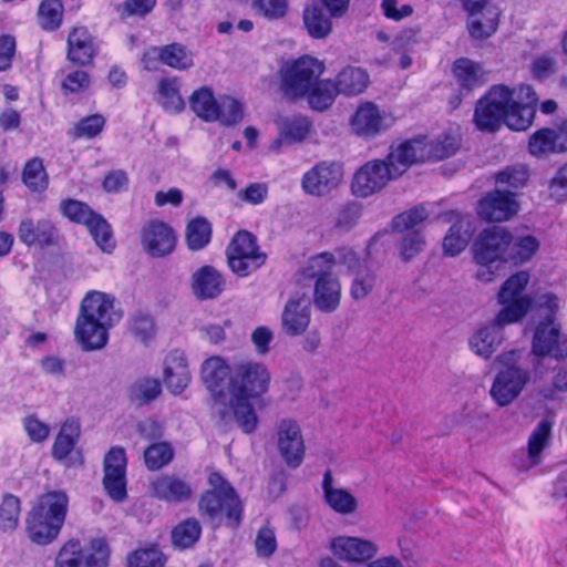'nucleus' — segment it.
<instances>
[{
  "label": "nucleus",
  "mask_w": 567,
  "mask_h": 567,
  "mask_svg": "<svg viewBox=\"0 0 567 567\" xmlns=\"http://www.w3.org/2000/svg\"><path fill=\"white\" fill-rule=\"evenodd\" d=\"M63 524L53 522L41 514L29 512L25 519V532L28 538L38 545L52 543L60 534Z\"/></svg>",
  "instance_id": "obj_37"
},
{
  "label": "nucleus",
  "mask_w": 567,
  "mask_h": 567,
  "mask_svg": "<svg viewBox=\"0 0 567 567\" xmlns=\"http://www.w3.org/2000/svg\"><path fill=\"white\" fill-rule=\"evenodd\" d=\"M311 128L312 124L309 118L301 115L285 116L278 121L280 137L291 144L305 141Z\"/></svg>",
  "instance_id": "obj_46"
},
{
  "label": "nucleus",
  "mask_w": 567,
  "mask_h": 567,
  "mask_svg": "<svg viewBox=\"0 0 567 567\" xmlns=\"http://www.w3.org/2000/svg\"><path fill=\"white\" fill-rule=\"evenodd\" d=\"M529 174L524 164L508 166L496 174V184L507 185L513 188H522L526 185Z\"/></svg>",
  "instance_id": "obj_62"
},
{
  "label": "nucleus",
  "mask_w": 567,
  "mask_h": 567,
  "mask_svg": "<svg viewBox=\"0 0 567 567\" xmlns=\"http://www.w3.org/2000/svg\"><path fill=\"white\" fill-rule=\"evenodd\" d=\"M110 555L103 537L91 538L85 545L78 538H71L59 548L53 567H107Z\"/></svg>",
  "instance_id": "obj_5"
},
{
  "label": "nucleus",
  "mask_w": 567,
  "mask_h": 567,
  "mask_svg": "<svg viewBox=\"0 0 567 567\" xmlns=\"http://www.w3.org/2000/svg\"><path fill=\"white\" fill-rule=\"evenodd\" d=\"M126 455L122 447H112L104 457L103 485L107 495L115 502L126 498Z\"/></svg>",
  "instance_id": "obj_20"
},
{
  "label": "nucleus",
  "mask_w": 567,
  "mask_h": 567,
  "mask_svg": "<svg viewBox=\"0 0 567 567\" xmlns=\"http://www.w3.org/2000/svg\"><path fill=\"white\" fill-rule=\"evenodd\" d=\"M453 74L457 83L466 90H473L486 82V72L483 66L467 58H461L454 62Z\"/></svg>",
  "instance_id": "obj_42"
},
{
  "label": "nucleus",
  "mask_w": 567,
  "mask_h": 567,
  "mask_svg": "<svg viewBox=\"0 0 567 567\" xmlns=\"http://www.w3.org/2000/svg\"><path fill=\"white\" fill-rule=\"evenodd\" d=\"M529 282V274L520 270L512 275L501 287L497 295L502 309L497 313L501 322H518L529 311L533 300L524 293Z\"/></svg>",
  "instance_id": "obj_7"
},
{
  "label": "nucleus",
  "mask_w": 567,
  "mask_h": 567,
  "mask_svg": "<svg viewBox=\"0 0 567 567\" xmlns=\"http://www.w3.org/2000/svg\"><path fill=\"white\" fill-rule=\"evenodd\" d=\"M532 351L537 357L561 359L567 357V337L554 317L539 321L534 333Z\"/></svg>",
  "instance_id": "obj_13"
},
{
  "label": "nucleus",
  "mask_w": 567,
  "mask_h": 567,
  "mask_svg": "<svg viewBox=\"0 0 567 567\" xmlns=\"http://www.w3.org/2000/svg\"><path fill=\"white\" fill-rule=\"evenodd\" d=\"M79 315L114 327L122 318L115 309V298L103 291H89L83 298Z\"/></svg>",
  "instance_id": "obj_25"
},
{
  "label": "nucleus",
  "mask_w": 567,
  "mask_h": 567,
  "mask_svg": "<svg viewBox=\"0 0 567 567\" xmlns=\"http://www.w3.org/2000/svg\"><path fill=\"white\" fill-rule=\"evenodd\" d=\"M215 122L223 126L238 124L245 115V105L238 99L230 95H220L217 101Z\"/></svg>",
  "instance_id": "obj_49"
},
{
  "label": "nucleus",
  "mask_w": 567,
  "mask_h": 567,
  "mask_svg": "<svg viewBox=\"0 0 567 567\" xmlns=\"http://www.w3.org/2000/svg\"><path fill=\"white\" fill-rule=\"evenodd\" d=\"M210 489L203 494L198 503L199 514L213 524L223 520L233 527L241 518V504L234 488L217 472L208 477Z\"/></svg>",
  "instance_id": "obj_3"
},
{
  "label": "nucleus",
  "mask_w": 567,
  "mask_h": 567,
  "mask_svg": "<svg viewBox=\"0 0 567 567\" xmlns=\"http://www.w3.org/2000/svg\"><path fill=\"white\" fill-rule=\"evenodd\" d=\"M233 363L228 364L220 355L206 359L200 367V377L208 391L216 398L217 405L224 408L229 399V380L231 379Z\"/></svg>",
  "instance_id": "obj_16"
},
{
  "label": "nucleus",
  "mask_w": 567,
  "mask_h": 567,
  "mask_svg": "<svg viewBox=\"0 0 567 567\" xmlns=\"http://www.w3.org/2000/svg\"><path fill=\"white\" fill-rule=\"evenodd\" d=\"M105 122L101 114L86 116L74 124L70 134L74 138H94L103 131Z\"/></svg>",
  "instance_id": "obj_60"
},
{
  "label": "nucleus",
  "mask_w": 567,
  "mask_h": 567,
  "mask_svg": "<svg viewBox=\"0 0 567 567\" xmlns=\"http://www.w3.org/2000/svg\"><path fill=\"white\" fill-rule=\"evenodd\" d=\"M165 558L156 547L140 548L127 556V567H163Z\"/></svg>",
  "instance_id": "obj_61"
},
{
  "label": "nucleus",
  "mask_w": 567,
  "mask_h": 567,
  "mask_svg": "<svg viewBox=\"0 0 567 567\" xmlns=\"http://www.w3.org/2000/svg\"><path fill=\"white\" fill-rule=\"evenodd\" d=\"M159 61L163 64L185 71L194 65L193 53L181 43H172L164 47H154L148 49L143 55V63L146 69H155L154 62Z\"/></svg>",
  "instance_id": "obj_27"
},
{
  "label": "nucleus",
  "mask_w": 567,
  "mask_h": 567,
  "mask_svg": "<svg viewBox=\"0 0 567 567\" xmlns=\"http://www.w3.org/2000/svg\"><path fill=\"white\" fill-rule=\"evenodd\" d=\"M20 513V499L12 494H6L0 503V529L13 532L19 525Z\"/></svg>",
  "instance_id": "obj_56"
},
{
  "label": "nucleus",
  "mask_w": 567,
  "mask_h": 567,
  "mask_svg": "<svg viewBox=\"0 0 567 567\" xmlns=\"http://www.w3.org/2000/svg\"><path fill=\"white\" fill-rule=\"evenodd\" d=\"M22 181L32 192H43L47 189L49 181L42 159L35 157L24 165Z\"/></svg>",
  "instance_id": "obj_55"
},
{
  "label": "nucleus",
  "mask_w": 567,
  "mask_h": 567,
  "mask_svg": "<svg viewBox=\"0 0 567 567\" xmlns=\"http://www.w3.org/2000/svg\"><path fill=\"white\" fill-rule=\"evenodd\" d=\"M80 435V423L70 419L66 420L58 433L52 446V455L58 461L65 460L73 451Z\"/></svg>",
  "instance_id": "obj_44"
},
{
  "label": "nucleus",
  "mask_w": 567,
  "mask_h": 567,
  "mask_svg": "<svg viewBox=\"0 0 567 567\" xmlns=\"http://www.w3.org/2000/svg\"><path fill=\"white\" fill-rule=\"evenodd\" d=\"M393 179L383 159H371L354 173L351 192L357 197L367 198L381 192Z\"/></svg>",
  "instance_id": "obj_15"
},
{
  "label": "nucleus",
  "mask_w": 567,
  "mask_h": 567,
  "mask_svg": "<svg viewBox=\"0 0 567 567\" xmlns=\"http://www.w3.org/2000/svg\"><path fill=\"white\" fill-rule=\"evenodd\" d=\"M514 322H501L495 318L478 329L468 338V348L477 357L488 360L504 341V327Z\"/></svg>",
  "instance_id": "obj_23"
},
{
  "label": "nucleus",
  "mask_w": 567,
  "mask_h": 567,
  "mask_svg": "<svg viewBox=\"0 0 567 567\" xmlns=\"http://www.w3.org/2000/svg\"><path fill=\"white\" fill-rule=\"evenodd\" d=\"M341 299V284L336 278H321L316 280L313 302L316 307L324 312L334 311Z\"/></svg>",
  "instance_id": "obj_40"
},
{
  "label": "nucleus",
  "mask_w": 567,
  "mask_h": 567,
  "mask_svg": "<svg viewBox=\"0 0 567 567\" xmlns=\"http://www.w3.org/2000/svg\"><path fill=\"white\" fill-rule=\"evenodd\" d=\"M311 321L310 301L306 293H295L286 302L281 313V330L288 337L303 334Z\"/></svg>",
  "instance_id": "obj_22"
},
{
  "label": "nucleus",
  "mask_w": 567,
  "mask_h": 567,
  "mask_svg": "<svg viewBox=\"0 0 567 567\" xmlns=\"http://www.w3.org/2000/svg\"><path fill=\"white\" fill-rule=\"evenodd\" d=\"M468 13L467 30L475 40L493 35L498 27L499 10L488 0H463Z\"/></svg>",
  "instance_id": "obj_14"
},
{
  "label": "nucleus",
  "mask_w": 567,
  "mask_h": 567,
  "mask_svg": "<svg viewBox=\"0 0 567 567\" xmlns=\"http://www.w3.org/2000/svg\"><path fill=\"white\" fill-rule=\"evenodd\" d=\"M277 447L287 466L299 467L306 455V445L300 425L293 420H282L277 429Z\"/></svg>",
  "instance_id": "obj_17"
},
{
  "label": "nucleus",
  "mask_w": 567,
  "mask_h": 567,
  "mask_svg": "<svg viewBox=\"0 0 567 567\" xmlns=\"http://www.w3.org/2000/svg\"><path fill=\"white\" fill-rule=\"evenodd\" d=\"M394 116L380 109L373 102L361 103L349 120V127L352 135L371 141L383 134L394 124Z\"/></svg>",
  "instance_id": "obj_10"
},
{
  "label": "nucleus",
  "mask_w": 567,
  "mask_h": 567,
  "mask_svg": "<svg viewBox=\"0 0 567 567\" xmlns=\"http://www.w3.org/2000/svg\"><path fill=\"white\" fill-rule=\"evenodd\" d=\"M39 23L44 30H54L63 17V6L60 0H44L39 7Z\"/></svg>",
  "instance_id": "obj_59"
},
{
  "label": "nucleus",
  "mask_w": 567,
  "mask_h": 567,
  "mask_svg": "<svg viewBox=\"0 0 567 567\" xmlns=\"http://www.w3.org/2000/svg\"><path fill=\"white\" fill-rule=\"evenodd\" d=\"M329 549L337 559L354 565L365 564L379 554V546L374 540L350 535L332 537Z\"/></svg>",
  "instance_id": "obj_12"
},
{
  "label": "nucleus",
  "mask_w": 567,
  "mask_h": 567,
  "mask_svg": "<svg viewBox=\"0 0 567 567\" xmlns=\"http://www.w3.org/2000/svg\"><path fill=\"white\" fill-rule=\"evenodd\" d=\"M337 96L338 91L333 81L319 79L301 99H306L311 109L324 111L333 104Z\"/></svg>",
  "instance_id": "obj_45"
},
{
  "label": "nucleus",
  "mask_w": 567,
  "mask_h": 567,
  "mask_svg": "<svg viewBox=\"0 0 567 567\" xmlns=\"http://www.w3.org/2000/svg\"><path fill=\"white\" fill-rule=\"evenodd\" d=\"M111 328L112 327L104 322L91 320L79 315L74 326V337L83 350H101L109 341V331Z\"/></svg>",
  "instance_id": "obj_31"
},
{
  "label": "nucleus",
  "mask_w": 567,
  "mask_h": 567,
  "mask_svg": "<svg viewBox=\"0 0 567 567\" xmlns=\"http://www.w3.org/2000/svg\"><path fill=\"white\" fill-rule=\"evenodd\" d=\"M212 237L210 224L203 217L192 219L186 227V243L190 250L203 249Z\"/></svg>",
  "instance_id": "obj_52"
},
{
  "label": "nucleus",
  "mask_w": 567,
  "mask_h": 567,
  "mask_svg": "<svg viewBox=\"0 0 567 567\" xmlns=\"http://www.w3.org/2000/svg\"><path fill=\"white\" fill-rule=\"evenodd\" d=\"M69 506V498L62 491H53L38 497L32 512L51 518L53 522L64 524Z\"/></svg>",
  "instance_id": "obj_39"
},
{
  "label": "nucleus",
  "mask_w": 567,
  "mask_h": 567,
  "mask_svg": "<svg viewBox=\"0 0 567 567\" xmlns=\"http://www.w3.org/2000/svg\"><path fill=\"white\" fill-rule=\"evenodd\" d=\"M174 458V449L168 442L151 444L144 451L145 466L150 471H158L168 465Z\"/></svg>",
  "instance_id": "obj_54"
},
{
  "label": "nucleus",
  "mask_w": 567,
  "mask_h": 567,
  "mask_svg": "<svg viewBox=\"0 0 567 567\" xmlns=\"http://www.w3.org/2000/svg\"><path fill=\"white\" fill-rule=\"evenodd\" d=\"M18 237L28 246L48 247L55 244L56 234L53 224L48 219L34 221L24 218L20 223Z\"/></svg>",
  "instance_id": "obj_35"
},
{
  "label": "nucleus",
  "mask_w": 567,
  "mask_h": 567,
  "mask_svg": "<svg viewBox=\"0 0 567 567\" xmlns=\"http://www.w3.org/2000/svg\"><path fill=\"white\" fill-rule=\"evenodd\" d=\"M337 265L336 257L330 252H321L309 259L306 274L319 280L321 278H336L332 270Z\"/></svg>",
  "instance_id": "obj_58"
},
{
  "label": "nucleus",
  "mask_w": 567,
  "mask_h": 567,
  "mask_svg": "<svg viewBox=\"0 0 567 567\" xmlns=\"http://www.w3.org/2000/svg\"><path fill=\"white\" fill-rule=\"evenodd\" d=\"M194 486L186 477L163 474L150 483V495L166 504H183L192 499Z\"/></svg>",
  "instance_id": "obj_19"
},
{
  "label": "nucleus",
  "mask_w": 567,
  "mask_h": 567,
  "mask_svg": "<svg viewBox=\"0 0 567 567\" xmlns=\"http://www.w3.org/2000/svg\"><path fill=\"white\" fill-rule=\"evenodd\" d=\"M513 94L505 85H495L481 97L475 107L474 123L478 130L495 132L504 123L508 127V116L515 113L511 106Z\"/></svg>",
  "instance_id": "obj_6"
},
{
  "label": "nucleus",
  "mask_w": 567,
  "mask_h": 567,
  "mask_svg": "<svg viewBox=\"0 0 567 567\" xmlns=\"http://www.w3.org/2000/svg\"><path fill=\"white\" fill-rule=\"evenodd\" d=\"M519 210L516 195L495 189L484 196L477 207V214L486 221L502 223L514 217Z\"/></svg>",
  "instance_id": "obj_21"
},
{
  "label": "nucleus",
  "mask_w": 567,
  "mask_h": 567,
  "mask_svg": "<svg viewBox=\"0 0 567 567\" xmlns=\"http://www.w3.org/2000/svg\"><path fill=\"white\" fill-rule=\"evenodd\" d=\"M323 61L311 55H303L281 70L282 90L290 99H301L324 73Z\"/></svg>",
  "instance_id": "obj_8"
},
{
  "label": "nucleus",
  "mask_w": 567,
  "mask_h": 567,
  "mask_svg": "<svg viewBox=\"0 0 567 567\" xmlns=\"http://www.w3.org/2000/svg\"><path fill=\"white\" fill-rule=\"evenodd\" d=\"M322 488L324 502L333 512L340 515H352L357 512V497L349 491L334 486L332 476L329 472L324 474Z\"/></svg>",
  "instance_id": "obj_38"
},
{
  "label": "nucleus",
  "mask_w": 567,
  "mask_h": 567,
  "mask_svg": "<svg viewBox=\"0 0 567 567\" xmlns=\"http://www.w3.org/2000/svg\"><path fill=\"white\" fill-rule=\"evenodd\" d=\"M343 177L344 172L340 163L322 161L303 173L300 186L306 195L320 198L336 190Z\"/></svg>",
  "instance_id": "obj_11"
},
{
  "label": "nucleus",
  "mask_w": 567,
  "mask_h": 567,
  "mask_svg": "<svg viewBox=\"0 0 567 567\" xmlns=\"http://www.w3.org/2000/svg\"><path fill=\"white\" fill-rule=\"evenodd\" d=\"M96 52L93 37L86 28L76 27L68 38V59L76 64H89Z\"/></svg>",
  "instance_id": "obj_36"
},
{
  "label": "nucleus",
  "mask_w": 567,
  "mask_h": 567,
  "mask_svg": "<svg viewBox=\"0 0 567 567\" xmlns=\"http://www.w3.org/2000/svg\"><path fill=\"white\" fill-rule=\"evenodd\" d=\"M271 373L268 367L254 359L243 358L233 362L229 380V399L218 409L225 423L236 422L244 433H252L258 417L251 401L262 399L269 391Z\"/></svg>",
  "instance_id": "obj_1"
},
{
  "label": "nucleus",
  "mask_w": 567,
  "mask_h": 567,
  "mask_svg": "<svg viewBox=\"0 0 567 567\" xmlns=\"http://www.w3.org/2000/svg\"><path fill=\"white\" fill-rule=\"evenodd\" d=\"M551 439V423L540 421L532 431L527 441L526 454L516 461L519 471H529L543 462V453L549 446Z\"/></svg>",
  "instance_id": "obj_29"
},
{
  "label": "nucleus",
  "mask_w": 567,
  "mask_h": 567,
  "mask_svg": "<svg viewBox=\"0 0 567 567\" xmlns=\"http://www.w3.org/2000/svg\"><path fill=\"white\" fill-rule=\"evenodd\" d=\"M528 152L537 158L567 152V120L560 121L553 127L534 132L528 140Z\"/></svg>",
  "instance_id": "obj_18"
},
{
  "label": "nucleus",
  "mask_w": 567,
  "mask_h": 567,
  "mask_svg": "<svg viewBox=\"0 0 567 567\" xmlns=\"http://www.w3.org/2000/svg\"><path fill=\"white\" fill-rule=\"evenodd\" d=\"M225 288L223 275L213 266H203L190 276V290L195 298L208 300L217 298Z\"/></svg>",
  "instance_id": "obj_32"
},
{
  "label": "nucleus",
  "mask_w": 567,
  "mask_h": 567,
  "mask_svg": "<svg viewBox=\"0 0 567 567\" xmlns=\"http://www.w3.org/2000/svg\"><path fill=\"white\" fill-rule=\"evenodd\" d=\"M458 147L460 136L456 132L442 133L429 144L425 143V159H444L454 155Z\"/></svg>",
  "instance_id": "obj_48"
},
{
  "label": "nucleus",
  "mask_w": 567,
  "mask_h": 567,
  "mask_svg": "<svg viewBox=\"0 0 567 567\" xmlns=\"http://www.w3.org/2000/svg\"><path fill=\"white\" fill-rule=\"evenodd\" d=\"M202 527L197 519L188 518L179 523L172 530V542L175 547L185 549L192 547L199 539Z\"/></svg>",
  "instance_id": "obj_51"
},
{
  "label": "nucleus",
  "mask_w": 567,
  "mask_h": 567,
  "mask_svg": "<svg viewBox=\"0 0 567 567\" xmlns=\"http://www.w3.org/2000/svg\"><path fill=\"white\" fill-rule=\"evenodd\" d=\"M523 352L520 350L503 351L496 358L501 369L494 377L489 389L492 400L498 406L512 404L524 391L530 380L527 369L518 367Z\"/></svg>",
  "instance_id": "obj_4"
},
{
  "label": "nucleus",
  "mask_w": 567,
  "mask_h": 567,
  "mask_svg": "<svg viewBox=\"0 0 567 567\" xmlns=\"http://www.w3.org/2000/svg\"><path fill=\"white\" fill-rule=\"evenodd\" d=\"M539 249V241L534 236L527 235L512 239L509 244L508 262L522 265L529 261Z\"/></svg>",
  "instance_id": "obj_53"
},
{
  "label": "nucleus",
  "mask_w": 567,
  "mask_h": 567,
  "mask_svg": "<svg viewBox=\"0 0 567 567\" xmlns=\"http://www.w3.org/2000/svg\"><path fill=\"white\" fill-rule=\"evenodd\" d=\"M163 382L167 390L174 394H182L190 384L192 373L184 351L174 349L163 361Z\"/></svg>",
  "instance_id": "obj_24"
},
{
  "label": "nucleus",
  "mask_w": 567,
  "mask_h": 567,
  "mask_svg": "<svg viewBox=\"0 0 567 567\" xmlns=\"http://www.w3.org/2000/svg\"><path fill=\"white\" fill-rule=\"evenodd\" d=\"M317 2L308 3L302 10V25L307 34L315 40H324L333 33V19L337 17L331 16L327 10L323 11Z\"/></svg>",
  "instance_id": "obj_33"
},
{
  "label": "nucleus",
  "mask_w": 567,
  "mask_h": 567,
  "mask_svg": "<svg viewBox=\"0 0 567 567\" xmlns=\"http://www.w3.org/2000/svg\"><path fill=\"white\" fill-rule=\"evenodd\" d=\"M142 244L151 256L163 257L174 250L176 236L165 223L151 221L143 229Z\"/></svg>",
  "instance_id": "obj_30"
},
{
  "label": "nucleus",
  "mask_w": 567,
  "mask_h": 567,
  "mask_svg": "<svg viewBox=\"0 0 567 567\" xmlns=\"http://www.w3.org/2000/svg\"><path fill=\"white\" fill-rule=\"evenodd\" d=\"M370 78L365 70L358 66H347L341 70L333 81L338 94L358 95L369 85Z\"/></svg>",
  "instance_id": "obj_41"
},
{
  "label": "nucleus",
  "mask_w": 567,
  "mask_h": 567,
  "mask_svg": "<svg viewBox=\"0 0 567 567\" xmlns=\"http://www.w3.org/2000/svg\"><path fill=\"white\" fill-rule=\"evenodd\" d=\"M155 101L167 113H179L185 103L179 93V83L176 78L162 79L157 84Z\"/></svg>",
  "instance_id": "obj_43"
},
{
  "label": "nucleus",
  "mask_w": 567,
  "mask_h": 567,
  "mask_svg": "<svg viewBox=\"0 0 567 567\" xmlns=\"http://www.w3.org/2000/svg\"><path fill=\"white\" fill-rule=\"evenodd\" d=\"M86 227L102 251H113L115 248V241L112 236L111 226L101 215L95 214Z\"/></svg>",
  "instance_id": "obj_57"
},
{
  "label": "nucleus",
  "mask_w": 567,
  "mask_h": 567,
  "mask_svg": "<svg viewBox=\"0 0 567 567\" xmlns=\"http://www.w3.org/2000/svg\"><path fill=\"white\" fill-rule=\"evenodd\" d=\"M451 226L443 238V251L445 255L454 257L460 255L468 245L473 228L470 218L456 213L447 215Z\"/></svg>",
  "instance_id": "obj_34"
},
{
  "label": "nucleus",
  "mask_w": 567,
  "mask_h": 567,
  "mask_svg": "<svg viewBox=\"0 0 567 567\" xmlns=\"http://www.w3.org/2000/svg\"><path fill=\"white\" fill-rule=\"evenodd\" d=\"M162 393L161 383L155 378L137 379L128 389L130 400L136 404H146L154 401Z\"/></svg>",
  "instance_id": "obj_50"
},
{
  "label": "nucleus",
  "mask_w": 567,
  "mask_h": 567,
  "mask_svg": "<svg viewBox=\"0 0 567 567\" xmlns=\"http://www.w3.org/2000/svg\"><path fill=\"white\" fill-rule=\"evenodd\" d=\"M217 101L210 87L202 86L192 93L189 106L200 120L210 123L216 118Z\"/></svg>",
  "instance_id": "obj_47"
},
{
  "label": "nucleus",
  "mask_w": 567,
  "mask_h": 567,
  "mask_svg": "<svg viewBox=\"0 0 567 567\" xmlns=\"http://www.w3.org/2000/svg\"><path fill=\"white\" fill-rule=\"evenodd\" d=\"M513 100L511 101L512 109L515 113L508 116V128L512 131H525L534 121L535 105L537 103L536 92L530 85H520L517 89L511 90Z\"/></svg>",
  "instance_id": "obj_28"
},
{
  "label": "nucleus",
  "mask_w": 567,
  "mask_h": 567,
  "mask_svg": "<svg viewBox=\"0 0 567 567\" xmlns=\"http://www.w3.org/2000/svg\"><path fill=\"white\" fill-rule=\"evenodd\" d=\"M227 260L230 269L245 277L257 270L266 261V255L257 246L255 236L239 230L227 247Z\"/></svg>",
  "instance_id": "obj_9"
},
{
  "label": "nucleus",
  "mask_w": 567,
  "mask_h": 567,
  "mask_svg": "<svg viewBox=\"0 0 567 567\" xmlns=\"http://www.w3.org/2000/svg\"><path fill=\"white\" fill-rule=\"evenodd\" d=\"M394 179L402 176L412 165L425 161V142L412 140L392 146L383 159Z\"/></svg>",
  "instance_id": "obj_26"
},
{
  "label": "nucleus",
  "mask_w": 567,
  "mask_h": 567,
  "mask_svg": "<svg viewBox=\"0 0 567 567\" xmlns=\"http://www.w3.org/2000/svg\"><path fill=\"white\" fill-rule=\"evenodd\" d=\"M375 285V274L369 268L358 271L353 275L350 287V296L355 300H362L368 297Z\"/></svg>",
  "instance_id": "obj_64"
},
{
  "label": "nucleus",
  "mask_w": 567,
  "mask_h": 567,
  "mask_svg": "<svg viewBox=\"0 0 567 567\" xmlns=\"http://www.w3.org/2000/svg\"><path fill=\"white\" fill-rule=\"evenodd\" d=\"M62 214L70 220L84 224L87 226L89 221L95 216V213L84 203L75 199H66L60 204Z\"/></svg>",
  "instance_id": "obj_63"
},
{
  "label": "nucleus",
  "mask_w": 567,
  "mask_h": 567,
  "mask_svg": "<svg viewBox=\"0 0 567 567\" xmlns=\"http://www.w3.org/2000/svg\"><path fill=\"white\" fill-rule=\"evenodd\" d=\"M512 234L504 227L484 229L473 245V258L477 264L476 278L491 282L508 262Z\"/></svg>",
  "instance_id": "obj_2"
}]
</instances>
